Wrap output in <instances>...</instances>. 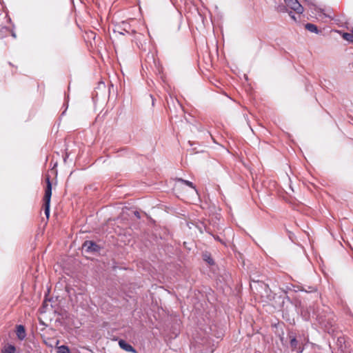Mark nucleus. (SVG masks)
Wrapping results in <instances>:
<instances>
[{
	"label": "nucleus",
	"mask_w": 353,
	"mask_h": 353,
	"mask_svg": "<svg viewBox=\"0 0 353 353\" xmlns=\"http://www.w3.org/2000/svg\"><path fill=\"white\" fill-rule=\"evenodd\" d=\"M46 188L45 190V195L43 197L44 201V207H45V214L48 219L50 216V199L52 196V183L50 179V176H48L46 179Z\"/></svg>",
	"instance_id": "obj_1"
},
{
	"label": "nucleus",
	"mask_w": 353,
	"mask_h": 353,
	"mask_svg": "<svg viewBox=\"0 0 353 353\" xmlns=\"http://www.w3.org/2000/svg\"><path fill=\"white\" fill-rule=\"evenodd\" d=\"M288 336L290 339V343L292 350L296 351L298 353H302L303 351V347L297 341L296 337L292 334V333L289 334Z\"/></svg>",
	"instance_id": "obj_2"
},
{
	"label": "nucleus",
	"mask_w": 353,
	"mask_h": 353,
	"mask_svg": "<svg viewBox=\"0 0 353 353\" xmlns=\"http://www.w3.org/2000/svg\"><path fill=\"white\" fill-rule=\"evenodd\" d=\"M286 5L294 10L298 14H301L303 12V6L299 3L297 0H284Z\"/></svg>",
	"instance_id": "obj_3"
},
{
	"label": "nucleus",
	"mask_w": 353,
	"mask_h": 353,
	"mask_svg": "<svg viewBox=\"0 0 353 353\" xmlns=\"http://www.w3.org/2000/svg\"><path fill=\"white\" fill-rule=\"evenodd\" d=\"M83 248L87 252H97L99 250V246L94 242L91 241H86L83 245Z\"/></svg>",
	"instance_id": "obj_4"
},
{
	"label": "nucleus",
	"mask_w": 353,
	"mask_h": 353,
	"mask_svg": "<svg viewBox=\"0 0 353 353\" xmlns=\"http://www.w3.org/2000/svg\"><path fill=\"white\" fill-rule=\"evenodd\" d=\"M119 345L121 349L126 352L136 353V350L124 340L121 339L119 341Z\"/></svg>",
	"instance_id": "obj_5"
},
{
	"label": "nucleus",
	"mask_w": 353,
	"mask_h": 353,
	"mask_svg": "<svg viewBox=\"0 0 353 353\" xmlns=\"http://www.w3.org/2000/svg\"><path fill=\"white\" fill-rule=\"evenodd\" d=\"M16 332H17V337L20 340H23L25 339L26 334L25 327L23 325H17Z\"/></svg>",
	"instance_id": "obj_6"
},
{
	"label": "nucleus",
	"mask_w": 353,
	"mask_h": 353,
	"mask_svg": "<svg viewBox=\"0 0 353 353\" xmlns=\"http://www.w3.org/2000/svg\"><path fill=\"white\" fill-rule=\"evenodd\" d=\"M2 353H16V348L13 345L7 344L1 350Z\"/></svg>",
	"instance_id": "obj_7"
},
{
	"label": "nucleus",
	"mask_w": 353,
	"mask_h": 353,
	"mask_svg": "<svg viewBox=\"0 0 353 353\" xmlns=\"http://www.w3.org/2000/svg\"><path fill=\"white\" fill-rule=\"evenodd\" d=\"M305 27L306 30L311 32L319 33L317 26L314 24L308 23L305 24Z\"/></svg>",
	"instance_id": "obj_8"
},
{
	"label": "nucleus",
	"mask_w": 353,
	"mask_h": 353,
	"mask_svg": "<svg viewBox=\"0 0 353 353\" xmlns=\"http://www.w3.org/2000/svg\"><path fill=\"white\" fill-rule=\"evenodd\" d=\"M342 37L351 43H353V30L352 32H344L342 35Z\"/></svg>",
	"instance_id": "obj_9"
},
{
	"label": "nucleus",
	"mask_w": 353,
	"mask_h": 353,
	"mask_svg": "<svg viewBox=\"0 0 353 353\" xmlns=\"http://www.w3.org/2000/svg\"><path fill=\"white\" fill-rule=\"evenodd\" d=\"M57 352L58 353H70V351L68 346L63 345H61L57 347Z\"/></svg>",
	"instance_id": "obj_10"
},
{
	"label": "nucleus",
	"mask_w": 353,
	"mask_h": 353,
	"mask_svg": "<svg viewBox=\"0 0 353 353\" xmlns=\"http://www.w3.org/2000/svg\"><path fill=\"white\" fill-rule=\"evenodd\" d=\"M179 181L182 182L183 183L185 184L186 185H188V186H189V187H190L192 188L195 189V186L194 185V184L191 181H187V180H184V179H179Z\"/></svg>",
	"instance_id": "obj_11"
},
{
	"label": "nucleus",
	"mask_w": 353,
	"mask_h": 353,
	"mask_svg": "<svg viewBox=\"0 0 353 353\" xmlns=\"http://www.w3.org/2000/svg\"><path fill=\"white\" fill-rule=\"evenodd\" d=\"M277 10L279 12H284L285 10V7L284 6H279L277 8Z\"/></svg>",
	"instance_id": "obj_12"
},
{
	"label": "nucleus",
	"mask_w": 353,
	"mask_h": 353,
	"mask_svg": "<svg viewBox=\"0 0 353 353\" xmlns=\"http://www.w3.org/2000/svg\"><path fill=\"white\" fill-rule=\"evenodd\" d=\"M134 215H135L137 218H140V214H139V212L135 211V212H134Z\"/></svg>",
	"instance_id": "obj_13"
},
{
	"label": "nucleus",
	"mask_w": 353,
	"mask_h": 353,
	"mask_svg": "<svg viewBox=\"0 0 353 353\" xmlns=\"http://www.w3.org/2000/svg\"><path fill=\"white\" fill-rule=\"evenodd\" d=\"M12 37H14V38H16V37H17V35H16L15 32H13V31L12 32Z\"/></svg>",
	"instance_id": "obj_14"
},
{
	"label": "nucleus",
	"mask_w": 353,
	"mask_h": 353,
	"mask_svg": "<svg viewBox=\"0 0 353 353\" xmlns=\"http://www.w3.org/2000/svg\"><path fill=\"white\" fill-rule=\"evenodd\" d=\"M292 12L290 13V15L291 16V17L294 19V20H296V18L294 17V15H292L291 14Z\"/></svg>",
	"instance_id": "obj_15"
}]
</instances>
